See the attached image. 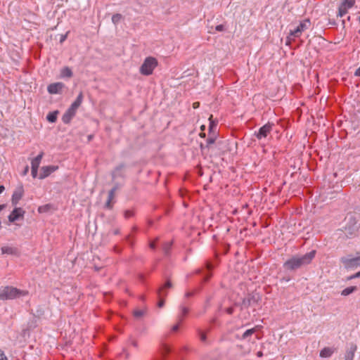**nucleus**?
<instances>
[{"mask_svg":"<svg viewBox=\"0 0 360 360\" xmlns=\"http://www.w3.org/2000/svg\"><path fill=\"white\" fill-rule=\"evenodd\" d=\"M316 251L312 250L302 256H295L284 263V267L289 270H294L303 265L309 264L314 258Z\"/></svg>","mask_w":360,"mask_h":360,"instance_id":"obj_1","label":"nucleus"},{"mask_svg":"<svg viewBox=\"0 0 360 360\" xmlns=\"http://www.w3.org/2000/svg\"><path fill=\"white\" fill-rule=\"evenodd\" d=\"M28 291L20 290L13 286H2L0 288V300H13L27 296Z\"/></svg>","mask_w":360,"mask_h":360,"instance_id":"obj_2","label":"nucleus"},{"mask_svg":"<svg viewBox=\"0 0 360 360\" xmlns=\"http://www.w3.org/2000/svg\"><path fill=\"white\" fill-rule=\"evenodd\" d=\"M158 60L154 57H147L141 66L140 67V73L143 75L148 76L150 75L154 69L158 66Z\"/></svg>","mask_w":360,"mask_h":360,"instance_id":"obj_3","label":"nucleus"},{"mask_svg":"<svg viewBox=\"0 0 360 360\" xmlns=\"http://www.w3.org/2000/svg\"><path fill=\"white\" fill-rule=\"evenodd\" d=\"M310 26L311 22L309 19H305L301 21L299 25L295 30L290 31L288 39L292 40L295 38L299 37L304 31L309 29Z\"/></svg>","mask_w":360,"mask_h":360,"instance_id":"obj_4","label":"nucleus"},{"mask_svg":"<svg viewBox=\"0 0 360 360\" xmlns=\"http://www.w3.org/2000/svg\"><path fill=\"white\" fill-rule=\"evenodd\" d=\"M340 262L347 269H354L360 266V256L347 255L341 257Z\"/></svg>","mask_w":360,"mask_h":360,"instance_id":"obj_5","label":"nucleus"},{"mask_svg":"<svg viewBox=\"0 0 360 360\" xmlns=\"http://www.w3.org/2000/svg\"><path fill=\"white\" fill-rule=\"evenodd\" d=\"M356 0H340L337 15L340 18L345 15L348 11L354 6Z\"/></svg>","mask_w":360,"mask_h":360,"instance_id":"obj_6","label":"nucleus"},{"mask_svg":"<svg viewBox=\"0 0 360 360\" xmlns=\"http://www.w3.org/2000/svg\"><path fill=\"white\" fill-rule=\"evenodd\" d=\"M58 169V166L57 165L44 166L40 169V172L39 174V179H44Z\"/></svg>","mask_w":360,"mask_h":360,"instance_id":"obj_7","label":"nucleus"},{"mask_svg":"<svg viewBox=\"0 0 360 360\" xmlns=\"http://www.w3.org/2000/svg\"><path fill=\"white\" fill-rule=\"evenodd\" d=\"M273 124L268 122L262 127L258 132L256 134V136L258 139H262L263 138H266L271 131Z\"/></svg>","mask_w":360,"mask_h":360,"instance_id":"obj_8","label":"nucleus"},{"mask_svg":"<svg viewBox=\"0 0 360 360\" xmlns=\"http://www.w3.org/2000/svg\"><path fill=\"white\" fill-rule=\"evenodd\" d=\"M25 211L21 207H15L8 216V221L11 223L15 222L19 219L23 218Z\"/></svg>","mask_w":360,"mask_h":360,"instance_id":"obj_9","label":"nucleus"},{"mask_svg":"<svg viewBox=\"0 0 360 360\" xmlns=\"http://www.w3.org/2000/svg\"><path fill=\"white\" fill-rule=\"evenodd\" d=\"M63 88L64 84L62 82H56L49 84L47 87V90L51 94H56L60 93Z\"/></svg>","mask_w":360,"mask_h":360,"instance_id":"obj_10","label":"nucleus"},{"mask_svg":"<svg viewBox=\"0 0 360 360\" xmlns=\"http://www.w3.org/2000/svg\"><path fill=\"white\" fill-rule=\"evenodd\" d=\"M24 194V189L22 186L17 188L13 193L11 202L13 205H16L20 200L22 198Z\"/></svg>","mask_w":360,"mask_h":360,"instance_id":"obj_11","label":"nucleus"},{"mask_svg":"<svg viewBox=\"0 0 360 360\" xmlns=\"http://www.w3.org/2000/svg\"><path fill=\"white\" fill-rule=\"evenodd\" d=\"M357 346L354 343H350L345 354V360H353Z\"/></svg>","mask_w":360,"mask_h":360,"instance_id":"obj_12","label":"nucleus"},{"mask_svg":"<svg viewBox=\"0 0 360 360\" xmlns=\"http://www.w3.org/2000/svg\"><path fill=\"white\" fill-rule=\"evenodd\" d=\"M77 110L72 107H70L62 117V120L64 123L68 124L72 118L75 115Z\"/></svg>","mask_w":360,"mask_h":360,"instance_id":"obj_13","label":"nucleus"},{"mask_svg":"<svg viewBox=\"0 0 360 360\" xmlns=\"http://www.w3.org/2000/svg\"><path fill=\"white\" fill-rule=\"evenodd\" d=\"M172 286V284L169 281H167L166 283L160 288L158 291V296L160 297V301L158 302V307H162L164 305V300L162 299V297L166 295L165 290L167 288H169Z\"/></svg>","mask_w":360,"mask_h":360,"instance_id":"obj_14","label":"nucleus"},{"mask_svg":"<svg viewBox=\"0 0 360 360\" xmlns=\"http://www.w3.org/2000/svg\"><path fill=\"white\" fill-rule=\"evenodd\" d=\"M2 254L9 255H19V250L17 248L13 246H4L1 249Z\"/></svg>","mask_w":360,"mask_h":360,"instance_id":"obj_15","label":"nucleus"},{"mask_svg":"<svg viewBox=\"0 0 360 360\" xmlns=\"http://www.w3.org/2000/svg\"><path fill=\"white\" fill-rule=\"evenodd\" d=\"M188 313V309L186 307H181V313L178 316V323H176V325H174L173 327H172V330L173 331H176L178 329H179V324L182 321V320L184 319V316Z\"/></svg>","mask_w":360,"mask_h":360,"instance_id":"obj_16","label":"nucleus"},{"mask_svg":"<svg viewBox=\"0 0 360 360\" xmlns=\"http://www.w3.org/2000/svg\"><path fill=\"white\" fill-rule=\"evenodd\" d=\"M44 156V153L41 152L37 157L31 161V167L39 169V165Z\"/></svg>","mask_w":360,"mask_h":360,"instance_id":"obj_17","label":"nucleus"},{"mask_svg":"<svg viewBox=\"0 0 360 360\" xmlns=\"http://www.w3.org/2000/svg\"><path fill=\"white\" fill-rule=\"evenodd\" d=\"M334 352V349L331 347H324L320 352V356L322 358L330 357Z\"/></svg>","mask_w":360,"mask_h":360,"instance_id":"obj_18","label":"nucleus"},{"mask_svg":"<svg viewBox=\"0 0 360 360\" xmlns=\"http://www.w3.org/2000/svg\"><path fill=\"white\" fill-rule=\"evenodd\" d=\"M53 210V206L51 204H46L41 205L38 207L37 211L40 214L47 213Z\"/></svg>","mask_w":360,"mask_h":360,"instance_id":"obj_19","label":"nucleus"},{"mask_svg":"<svg viewBox=\"0 0 360 360\" xmlns=\"http://www.w3.org/2000/svg\"><path fill=\"white\" fill-rule=\"evenodd\" d=\"M72 76V72L71 69L68 67H65L61 69L60 70V77L65 78V77H71Z\"/></svg>","mask_w":360,"mask_h":360,"instance_id":"obj_20","label":"nucleus"},{"mask_svg":"<svg viewBox=\"0 0 360 360\" xmlns=\"http://www.w3.org/2000/svg\"><path fill=\"white\" fill-rule=\"evenodd\" d=\"M356 290L357 288L356 286H349L341 291V295L346 297L351 295L352 293L354 292Z\"/></svg>","mask_w":360,"mask_h":360,"instance_id":"obj_21","label":"nucleus"},{"mask_svg":"<svg viewBox=\"0 0 360 360\" xmlns=\"http://www.w3.org/2000/svg\"><path fill=\"white\" fill-rule=\"evenodd\" d=\"M82 101H83V94L81 92L77 99L72 103V105H70L71 107L74 108L75 109H76L77 110L78 108L80 106V105L82 104Z\"/></svg>","mask_w":360,"mask_h":360,"instance_id":"obj_22","label":"nucleus"},{"mask_svg":"<svg viewBox=\"0 0 360 360\" xmlns=\"http://www.w3.org/2000/svg\"><path fill=\"white\" fill-rule=\"evenodd\" d=\"M82 101H83V94L81 92L77 99L72 103V105H70L71 107L74 108L75 109H76L77 110L78 108L80 106V105L82 104Z\"/></svg>","mask_w":360,"mask_h":360,"instance_id":"obj_23","label":"nucleus"},{"mask_svg":"<svg viewBox=\"0 0 360 360\" xmlns=\"http://www.w3.org/2000/svg\"><path fill=\"white\" fill-rule=\"evenodd\" d=\"M115 188L112 189L109 192L108 199L105 204L106 207H108L109 209L112 208V200H113V198L115 197Z\"/></svg>","mask_w":360,"mask_h":360,"instance_id":"obj_24","label":"nucleus"},{"mask_svg":"<svg viewBox=\"0 0 360 360\" xmlns=\"http://www.w3.org/2000/svg\"><path fill=\"white\" fill-rule=\"evenodd\" d=\"M212 117H213V116L212 115L209 117V121H210L209 131H210V133H211L212 131H215L217 125V122L214 121L212 120Z\"/></svg>","mask_w":360,"mask_h":360,"instance_id":"obj_25","label":"nucleus"},{"mask_svg":"<svg viewBox=\"0 0 360 360\" xmlns=\"http://www.w3.org/2000/svg\"><path fill=\"white\" fill-rule=\"evenodd\" d=\"M58 111H53L48 114L47 120L49 122H55L57 120Z\"/></svg>","mask_w":360,"mask_h":360,"instance_id":"obj_26","label":"nucleus"},{"mask_svg":"<svg viewBox=\"0 0 360 360\" xmlns=\"http://www.w3.org/2000/svg\"><path fill=\"white\" fill-rule=\"evenodd\" d=\"M122 19V15L120 13H116L112 15V21L115 25L118 24Z\"/></svg>","mask_w":360,"mask_h":360,"instance_id":"obj_27","label":"nucleus"},{"mask_svg":"<svg viewBox=\"0 0 360 360\" xmlns=\"http://www.w3.org/2000/svg\"><path fill=\"white\" fill-rule=\"evenodd\" d=\"M255 332V328H251V329H248L247 330L243 335V339H245L247 338L248 336L252 335Z\"/></svg>","mask_w":360,"mask_h":360,"instance_id":"obj_28","label":"nucleus"},{"mask_svg":"<svg viewBox=\"0 0 360 360\" xmlns=\"http://www.w3.org/2000/svg\"><path fill=\"white\" fill-rule=\"evenodd\" d=\"M144 313H145L144 310L136 309L134 311V314L136 317H141L144 314Z\"/></svg>","mask_w":360,"mask_h":360,"instance_id":"obj_29","label":"nucleus"},{"mask_svg":"<svg viewBox=\"0 0 360 360\" xmlns=\"http://www.w3.org/2000/svg\"><path fill=\"white\" fill-rule=\"evenodd\" d=\"M31 172H32V176L33 178H34V179L37 177L39 178L38 169L31 167Z\"/></svg>","mask_w":360,"mask_h":360,"instance_id":"obj_30","label":"nucleus"},{"mask_svg":"<svg viewBox=\"0 0 360 360\" xmlns=\"http://www.w3.org/2000/svg\"><path fill=\"white\" fill-rule=\"evenodd\" d=\"M0 360H8L4 352L1 349H0Z\"/></svg>","mask_w":360,"mask_h":360,"instance_id":"obj_31","label":"nucleus"},{"mask_svg":"<svg viewBox=\"0 0 360 360\" xmlns=\"http://www.w3.org/2000/svg\"><path fill=\"white\" fill-rule=\"evenodd\" d=\"M200 129H201V132L200 133V136L201 137H205V133L204 132V131L205 130V126L204 124H202L200 127Z\"/></svg>","mask_w":360,"mask_h":360,"instance_id":"obj_32","label":"nucleus"},{"mask_svg":"<svg viewBox=\"0 0 360 360\" xmlns=\"http://www.w3.org/2000/svg\"><path fill=\"white\" fill-rule=\"evenodd\" d=\"M215 30L218 32H221L224 30V27L223 25H219L216 26Z\"/></svg>","mask_w":360,"mask_h":360,"instance_id":"obj_33","label":"nucleus"},{"mask_svg":"<svg viewBox=\"0 0 360 360\" xmlns=\"http://www.w3.org/2000/svg\"><path fill=\"white\" fill-rule=\"evenodd\" d=\"M199 106H200V103H199V102H194V103H193V108L194 109L198 108H199Z\"/></svg>","mask_w":360,"mask_h":360,"instance_id":"obj_34","label":"nucleus"},{"mask_svg":"<svg viewBox=\"0 0 360 360\" xmlns=\"http://www.w3.org/2000/svg\"><path fill=\"white\" fill-rule=\"evenodd\" d=\"M132 215V212L131 211H127L125 212V217L129 218Z\"/></svg>","mask_w":360,"mask_h":360,"instance_id":"obj_35","label":"nucleus"},{"mask_svg":"<svg viewBox=\"0 0 360 360\" xmlns=\"http://www.w3.org/2000/svg\"><path fill=\"white\" fill-rule=\"evenodd\" d=\"M155 241L151 242V243H150V248L151 249H154V248H155Z\"/></svg>","mask_w":360,"mask_h":360,"instance_id":"obj_36","label":"nucleus"},{"mask_svg":"<svg viewBox=\"0 0 360 360\" xmlns=\"http://www.w3.org/2000/svg\"><path fill=\"white\" fill-rule=\"evenodd\" d=\"M355 75L360 77V67L356 70Z\"/></svg>","mask_w":360,"mask_h":360,"instance_id":"obj_37","label":"nucleus"},{"mask_svg":"<svg viewBox=\"0 0 360 360\" xmlns=\"http://www.w3.org/2000/svg\"><path fill=\"white\" fill-rule=\"evenodd\" d=\"M226 312H227L228 314H232V312H233V309H232V308H231V307L227 308V309H226Z\"/></svg>","mask_w":360,"mask_h":360,"instance_id":"obj_38","label":"nucleus"},{"mask_svg":"<svg viewBox=\"0 0 360 360\" xmlns=\"http://www.w3.org/2000/svg\"><path fill=\"white\" fill-rule=\"evenodd\" d=\"M28 170H29V167H28V166H27V167L25 168V169H24L23 175H26V174H27V172H28Z\"/></svg>","mask_w":360,"mask_h":360,"instance_id":"obj_39","label":"nucleus"},{"mask_svg":"<svg viewBox=\"0 0 360 360\" xmlns=\"http://www.w3.org/2000/svg\"><path fill=\"white\" fill-rule=\"evenodd\" d=\"M4 190H5L4 186H0V193H2Z\"/></svg>","mask_w":360,"mask_h":360,"instance_id":"obj_40","label":"nucleus"},{"mask_svg":"<svg viewBox=\"0 0 360 360\" xmlns=\"http://www.w3.org/2000/svg\"><path fill=\"white\" fill-rule=\"evenodd\" d=\"M354 277L359 278L360 277V271L354 274Z\"/></svg>","mask_w":360,"mask_h":360,"instance_id":"obj_41","label":"nucleus"},{"mask_svg":"<svg viewBox=\"0 0 360 360\" xmlns=\"http://www.w3.org/2000/svg\"><path fill=\"white\" fill-rule=\"evenodd\" d=\"M6 207V205H0V211L3 210Z\"/></svg>","mask_w":360,"mask_h":360,"instance_id":"obj_42","label":"nucleus"},{"mask_svg":"<svg viewBox=\"0 0 360 360\" xmlns=\"http://www.w3.org/2000/svg\"><path fill=\"white\" fill-rule=\"evenodd\" d=\"M354 278H356V277H354V274H353V275H352V276H349V277L347 278V280H352V279H354Z\"/></svg>","mask_w":360,"mask_h":360,"instance_id":"obj_43","label":"nucleus"},{"mask_svg":"<svg viewBox=\"0 0 360 360\" xmlns=\"http://www.w3.org/2000/svg\"><path fill=\"white\" fill-rule=\"evenodd\" d=\"M165 352H166V353H168V352H169V347H165Z\"/></svg>","mask_w":360,"mask_h":360,"instance_id":"obj_44","label":"nucleus"},{"mask_svg":"<svg viewBox=\"0 0 360 360\" xmlns=\"http://www.w3.org/2000/svg\"><path fill=\"white\" fill-rule=\"evenodd\" d=\"M201 340H202V341H205V336L204 335H201Z\"/></svg>","mask_w":360,"mask_h":360,"instance_id":"obj_45","label":"nucleus"},{"mask_svg":"<svg viewBox=\"0 0 360 360\" xmlns=\"http://www.w3.org/2000/svg\"><path fill=\"white\" fill-rule=\"evenodd\" d=\"M257 356H262V352H259L257 353Z\"/></svg>","mask_w":360,"mask_h":360,"instance_id":"obj_46","label":"nucleus"},{"mask_svg":"<svg viewBox=\"0 0 360 360\" xmlns=\"http://www.w3.org/2000/svg\"><path fill=\"white\" fill-rule=\"evenodd\" d=\"M213 142H214V140H213V139H210L208 141V143H213Z\"/></svg>","mask_w":360,"mask_h":360,"instance_id":"obj_47","label":"nucleus"},{"mask_svg":"<svg viewBox=\"0 0 360 360\" xmlns=\"http://www.w3.org/2000/svg\"><path fill=\"white\" fill-rule=\"evenodd\" d=\"M359 22H360V17L359 18Z\"/></svg>","mask_w":360,"mask_h":360,"instance_id":"obj_48","label":"nucleus"}]
</instances>
